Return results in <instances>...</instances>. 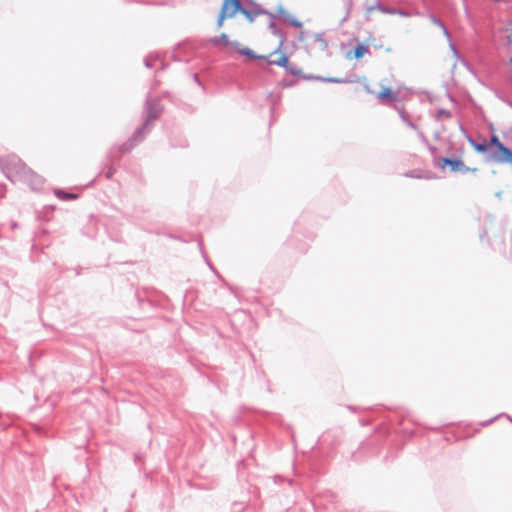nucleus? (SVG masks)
I'll return each mask as SVG.
<instances>
[{
    "label": "nucleus",
    "mask_w": 512,
    "mask_h": 512,
    "mask_svg": "<svg viewBox=\"0 0 512 512\" xmlns=\"http://www.w3.org/2000/svg\"><path fill=\"white\" fill-rule=\"evenodd\" d=\"M56 196L60 199H63V200H67V199H75L76 198V195L74 194H69V193H66L62 190H57L56 192Z\"/></svg>",
    "instance_id": "obj_13"
},
{
    "label": "nucleus",
    "mask_w": 512,
    "mask_h": 512,
    "mask_svg": "<svg viewBox=\"0 0 512 512\" xmlns=\"http://www.w3.org/2000/svg\"><path fill=\"white\" fill-rule=\"evenodd\" d=\"M240 12H242L251 22L253 21V15L251 12L243 8L241 9Z\"/></svg>",
    "instance_id": "obj_18"
},
{
    "label": "nucleus",
    "mask_w": 512,
    "mask_h": 512,
    "mask_svg": "<svg viewBox=\"0 0 512 512\" xmlns=\"http://www.w3.org/2000/svg\"><path fill=\"white\" fill-rule=\"evenodd\" d=\"M443 162L444 164L449 165L452 171H457L460 167L464 166L462 161L455 159L444 158Z\"/></svg>",
    "instance_id": "obj_7"
},
{
    "label": "nucleus",
    "mask_w": 512,
    "mask_h": 512,
    "mask_svg": "<svg viewBox=\"0 0 512 512\" xmlns=\"http://www.w3.org/2000/svg\"><path fill=\"white\" fill-rule=\"evenodd\" d=\"M498 152L493 153V159L499 163H508L510 160H512V151L507 148L506 146L502 145Z\"/></svg>",
    "instance_id": "obj_3"
},
{
    "label": "nucleus",
    "mask_w": 512,
    "mask_h": 512,
    "mask_svg": "<svg viewBox=\"0 0 512 512\" xmlns=\"http://www.w3.org/2000/svg\"><path fill=\"white\" fill-rule=\"evenodd\" d=\"M490 145H494L497 149H499L503 144L500 142L496 135H492Z\"/></svg>",
    "instance_id": "obj_14"
},
{
    "label": "nucleus",
    "mask_w": 512,
    "mask_h": 512,
    "mask_svg": "<svg viewBox=\"0 0 512 512\" xmlns=\"http://www.w3.org/2000/svg\"><path fill=\"white\" fill-rule=\"evenodd\" d=\"M377 9H379L380 11L384 12V13H388V14H395L396 13V9H392V8H384L380 5L377 6Z\"/></svg>",
    "instance_id": "obj_17"
},
{
    "label": "nucleus",
    "mask_w": 512,
    "mask_h": 512,
    "mask_svg": "<svg viewBox=\"0 0 512 512\" xmlns=\"http://www.w3.org/2000/svg\"><path fill=\"white\" fill-rule=\"evenodd\" d=\"M510 63L512 64V58L510 59Z\"/></svg>",
    "instance_id": "obj_29"
},
{
    "label": "nucleus",
    "mask_w": 512,
    "mask_h": 512,
    "mask_svg": "<svg viewBox=\"0 0 512 512\" xmlns=\"http://www.w3.org/2000/svg\"><path fill=\"white\" fill-rule=\"evenodd\" d=\"M326 81L328 82H334V83H341L343 80L337 79V78H329Z\"/></svg>",
    "instance_id": "obj_22"
},
{
    "label": "nucleus",
    "mask_w": 512,
    "mask_h": 512,
    "mask_svg": "<svg viewBox=\"0 0 512 512\" xmlns=\"http://www.w3.org/2000/svg\"><path fill=\"white\" fill-rule=\"evenodd\" d=\"M396 13H397V14H399V15H401V16H407V15H408L407 13H405V12H403V11H397V10H396Z\"/></svg>",
    "instance_id": "obj_25"
},
{
    "label": "nucleus",
    "mask_w": 512,
    "mask_h": 512,
    "mask_svg": "<svg viewBox=\"0 0 512 512\" xmlns=\"http://www.w3.org/2000/svg\"><path fill=\"white\" fill-rule=\"evenodd\" d=\"M430 19H431L432 23L437 25L438 27H440L443 30L444 35L448 39H450L451 35H450L448 29L445 27V25L438 18H436L435 16H431Z\"/></svg>",
    "instance_id": "obj_9"
},
{
    "label": "nucleus",
    "mask_w": 512,
    "mask_h": 512,
    "mask_svg": "<svg viewBox=\"0 0 512 512\" xmlns=\"http://www.w3.org/2000/svg\"><path fill=\"white\" fill-rule=\"evenodd\" d=\"M31 185L33 189H39L43 184V179L40 176H36L31 173Z\"/></svg>",
    "instance_id": "obj_11"
},
{
    "label": "nucleus",
    "mask_w": 512,
    "mask_h": 512,
    "mask_svg": "<svg viewBox=\"0 0 512 512\" xmlns=\"http://www.w3.org/2000/svg\"><path fill=\"white\" fill-rule=\"evenodd\" d=\"M402 118L409 127L416 129V126L411 121L407 120L404 116H402Z\"/></svg>",
    "instance_id": "obj_21"
},
{
    "label": "nucleus",
    "mask_w": 512,
    "mask_h": 512,
    "mask_svg": "<svg viewBox=\"0 0 512 512\" xmlns=\"http://www.w3.org/2000/svg\"><path fill=\"white\" fill-rule=\"evenodd\" d=\"M19 162V166L20 168L23 170V171H26V166L24 164H22L20 161Z\"/></svg>",
    "instance_id": "obj_26"
},
{
    "label": "nucleus",
    "mask_w": 512,
    "mask_h": 512,
    "mask_svg": "<svg viewBox=\"0 0 512 512\" xmlns=\"http://www.w3.org/2000/svg\"><path fill=\"white\" fill-rule=\"evenodd\" d=\"M471 145L478 152H486L488 150L489 144L486 143H476L473 139H469Z\"/></svg>",
    "instance_id": "obj_10"
},
{
    "label": "nucleus",
    "mask_w": 512,
    "mask_h": 512,
    "mask_svg": "<svg viewBox=\"0 0 512 512\" xmlns=\"http://www.w3.org/2000/svg\"><path fill=\"white\" fill-rule=\"evenodd\" d=\"M227 17H228V15L226 13H223V11L221 10L218 21H217L218 27H221L223 25V22H224L225 18H227Z\"/></svg>",
    "instance_id": "obj_16"
},
{
    "label": "nucleus",
    "mask_w": 512,
    "mask_h": 512,
    "mask_svg": "<svg viewBox=\"0 0 512 512\" xmlns=\"http://www.w3.org/2000/svg\"><path fill=\"white\" fill-rule=\"evenodd\" d=\"M365 90H366L368 93H370V94H373V93H374V91H373V90H371V89L369 88V86H367V85L365 86Z\"/></svg>",
    "instance_id": "obj_24"
},
{
    "label": "nucleus",
    "mask_w": 512,
    "mask_h": 512,
    "mask_svg": "<svg viewBox=\"0 0 512 512\" xmlns=\"http://www.w3.org/2000/svg\"><path fill=\"white\" fill-rule=\"evenodd\" d=\"M240 54L242 55H245L251 59H256V58H262V56H257L251 49L249 48H242V49H239L238 50Z\"/></svg>",
    "instance_id": "obj_12"
},
{
    "label": "nucleus",
    "mask_w": 512,
    "mask_h": 512,
    "mask_svg": "<svg viewBox=\"0 0 512 512\" xmlns=\"http://www.w3.org/2000/svg\"><path fill=\"white\" fill-rule=\"evenodd\" d=\"M241 9L240 0H224L221 10L223 13H226L228 17H233L237 12L241 11Z\"/></svg>",
    "instance_id": "obj_2"
},
{
    "label": "nucleus",
    "mask_w": 512,
    "mask_h": 512,
    "mask_svg": "<svg viewBox=\"0 0 512 512\" xmlns=\"http://www.w3.org/2000/svg\"><path fill=\"white\" fill-rule=\"evenodd\" d=\"M145 65H146L147 67H150V64H149L148 60H146V61H145Z\"/></svg>",
    "instance_id": "obj_27"
},
{
    "label": "nucleus",
    "mask_w": 512,
    "mask_h": 512,
    "mask_svg": "<svg viewBox=\"0 0 512 512\" xmlns=\"http://www.w3.org/2000/svg\"><path fill=\"white\" fill-rule=\"evenodd\" d=\"M209 42L215 46H219V45H225V46H231V47H234V48H237L238 47V43L237 42H230L228 40V36L225 34V33H222L220 36L218 37H213L209 40Z\"/></svg>",
    "instance_id": "obj_4"
},
{
    "label": "nucleus",
    "mask_w": 512,
    "mask_h": 512,
    "mask_svg": "<svg viewBox=\"0 0 512 512\" xmlns=\"http://www.w3.org/2000/svg\"><path fill=\"white\" fill-rule=\"evenodd\" d=\"M450 48L451 50L453 51V53L456 55L457 54V50H456V47L454 46V44H450Z\"/></svg>",
    "instance_id": "obj_23"
},
{
    "label": "nucleus",
    "mask_w": 512,
    "mask_h": 512,
    "mask_svg": "<svg viewBox=\"0 0 512 512\" xmlns=\"http://www.w3.org/2000/svg\"><path fill=\"white\" fill-rule=\"evenodd\" d=\"M286 70L289 71L293 75H297L299 73V71L297 69H294L291 67L290 63H288V69H286Z\"/></svg>",
    "instance_id": "obj_20"
},
{
    "label": "nucleus",
    "mask_w": 512,
    "mask_h": 512,
    "mask_svg": "<svg viewBox=\"0 0 512 512\" xmlns=\"http://www.w3.org/2000/svg\"><path fill=\"white\" fill-rule=\"evenodd\" d=\"M146 112H147L146 123L143 125L142 128L138 129L135 132V134H134L135 138H137L142 133V130L147 126V124H148V122L150 120H154V119H156L160 115L161 108H160L159 104L156 101L147 100V102H146Z\"/></svg>",
    "instance_id": "obj_1"
},
{
    "label": "nucleus",
    "mask_w": 512,
    "mask_h": 512,
    "mask_svg": "<svg viewBox=\"0 0 512 512\" xmlns=\"http://www.w3.org/2000/svg\"><path fill=\"white\" fill-rule=\"evenodd\" d=\"M377 97L384 101V100H389V101H395L397 99V95L395 93H393L390 88H384L381 92L378 93Z\"/></svg>",
    "instance_id": "obj_6"
},
{
    "label": "nucleus",
    "mask_w": 512,
    "mask_h": 512,
    "mask_svg": "<svg viewBox=\"0 0 512 512\" xmlns=\"http://www.w3.org/2000/svg\"><path fill=\"white\" fill-rule=\"evenodd\" d=\"M450 117H451L450 112L447 111V110H444V109L439 110L438 113H437V118L438 119L450 118Z\"/></svg>",
    "instance_id": "obj_15"
},
{
    "label": "nucleus",
    "mask_w": 512,
    "mask_h": 512,
    "mask_svg": "<svg viewBox=\"0 0 512 512\" xmlns=\"http://www.w3.org/2000/svg\"><path fill=\"white\" fill-rule=\"evenodd\" d=\"M268 63L270 65H277V66H281V67H284L285 69H288V58L287 56L285 55H281L278 59H275V60H269Z\"/></svg>",
    "instance_id": "obj_8"
},
{
    "label": "nucleus",
    "mask_w": 512,
    "mask_h": 512,
    "mask_svg": "<svg viewBox=\"0 0 512 512\" xmlns=\"http://www.w3.org/2000/svg\"><path fill=\"white\" fill-rule=\"evenodd\" d=\"M289 23H290L291 25H293L294 27H301V26H302L301 22H300V21H298V20H296V19H290V20H289Z\"/></svg>",
    "instance_id": "obj_19"
},
{
    "label": "nucleus",
    "mask_w": 512,
    "mask_h": 512,
    "mask_svg": "<svg viewBox=\"0 0 512 512\" xmlns=\"http://www.w3.org/2000/svg\"><path fill=\"white\" fill-rule=\"evenodd\" d=\"M367 53H369V49L365 45H363V44H358L356 46V48L354 49V51H353V57L356 58V59H359V58L363 57ZM347 57L349 59L352 58L351 52H349L347 54Z\"/></svg>",
    "instance_id": "obj_5"
},
{
    "label": "nucleus",
    "mask_w": 512,
    "mask_h": 512,
    "mask_svg": "<svg viewBox=\"0 0 512 512\" xmlns=\"http://www.w3.org/2000/svg\"><path fill=\"white\" fill-rule=\"evenodd\" d=\"M270 27H271L272 29H274V23H273V22L270 24Z\"/></svg>",
    "instance_id": "obj_28"
}]
</instances>
